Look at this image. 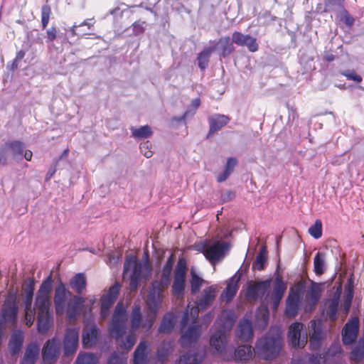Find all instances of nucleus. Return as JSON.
Segmentation results:
<instances>
[{"label": "nucleus", "instance_id": "obj_1", "mask_svg": "<svg viewBox=\"0 0 364 364\" xmlns=\"http://www.w3.org/2000/svg\"><path fill=\"white\" fill-rule=\"evenodd\" d=\"M215 297H200L199 301H188L187 309L184 312L181 321V328L183 330L191 321L193 324L181 336L180 343L183 348L191 347L196 344L200 336V326L196 323L198 321L200 311L205 309L210 306Z\"/></svg>", "mask_w": 364, "mask_h": 364}, {"label": "nucleus", "instance_id": "obj_2", "mask_svg": "<svg viewBox=\"0 0 364 364\" xmlns=\"http://www.w3.org/2000/svg\"><path fill=\"white\" fill-rule=\"evenodd\" d=\"M127 314L122 303L119 302L112 315V321L108 330L111 337L115 339L122 349L130 350L135 344L136 336L134 333L130 332L124 339L127 330Z\"/></svg>", "mask_w": 364, "mask_h": 364}, {"label": "nucleus", "instance_id": "obj_3", "mask_svg": "<svg viewBox=\"0 0 364 364\" xmlns=\"http://www.w3.org/2000/svg\"><path fill=\"white\" fill-rule=\"evenodd\" d=\"M235 314L232 310L221 311L215 321L218 329L210 338V345L217 353L222 355L227 346V332L230 331L235 321Z\"/></svg>", "mask_w": 364, "mask_h": 364}, {"label": "nucleus", "instance_id": "obj_4", "mask_svg": "<svg viewBox=\"0 0 364 364\" xmlns=\"http://www.w3.org/2000/svg\"><path fill=\"white\" fill-rule=\"evenodd\" d=\"M282 347V337L279 328L272 327L264 336L257 340L255 353L261 358L272 360L279 354Z\"/></svg>", "mask_w": 364, "mask_h": 364}, {"label": "nucleus", "instance_id": "obj_5", "mask_svg": "<svg viewBox=\"0 0 364 364\" xmlns=\"http://www.w3.org/2000/svg\"><path fill=\"white\" fill-rule=\"evenodd\" d=\"M151 270V266L148 260L141 262L136 256L129 255L126 257L124 264V279L129 280V289L133 291L137 288L139 282L146 280L149 277Z\"/></svg>", "mask_w": 364, "mask_h": 364}, {"label": "nucleus", "instance_id": "obj_6", "mask_svg": "<svg viewBox=\"0 0 364 364\" xmlns=\"http://www.w3.org/2000/svg\"><path fill=\"white\" fill-rule=\"evenodd\" d=\"M286 289L287 284L277 276L274 279L249 282L246 296H283Z\"/></svg>", "mask_w": 364, "mask_h": 364}, {"label": "nucleus", "instance_id": "obj_7", "mask_svg": "<svg viewBox=\"0 0 364 364\" xmlns=\"http://www.w3.org/2000/svg\"><path fill=\"white\" fill-rule=\"evenodd\" d=\"M36 306L38 310V331L39 333H46L53 323L50 297H36Z\"/></svg>", "mask_w": 364, "mask_h": 364}, {"label": "nucleus", "instance_id": "obj_8", "mask_svg": "<svg viewBox=\"0 0 364 364\" xmlns=\"http://www.w3.org/2000/svg\"><path fill=\"white\" fill-rule=\"evenodd\" d=\"M326 282L317 283L310 279L301 278L291 286L288 296H318L327 288Z\"/></svg>", "mask_w": 364, "mask_h": 364}, {"label": "nucleus", "instance_id": "obj_9", "mask_svg": "<svg viewBox=\"0 0 364 364\" xmlns=\"http://www.w3.org/2000/svg\"><path fill=\"white\" fill-rule=\"evenodd\" d=\"M229 250V243L223 241L205 240L202 245V252L212 264L222 259Z\"/></svg>", "mask_w": 364, "mask_h": 364}, {"label": "nucleus", "instance_id": "obj_10", "mask_svg": "<svg viewBox=\"0 0 364 364\" xmlns=\"http://www.w3.org/2000/svg\"><path fill=\"white\" fill-rule=\"evenodd\" d=\"M304 325L300 322H295L290 325L288 331V340L294 348H303L307 343V334L301 336V331Z\"/></svg>", "mask_w": 364, "mask_h": 364}, {"label": "nucleus", "instance_id": "obj_11", "mask_svg": "<svg viewBox=\"0 0 364 364\" xmlns=\"http://www.w3.org/2000/svg\"><path fill=\"white\" fill-rule=\"evenodd\" d=\"M79 330L75 328H68L63 340L64 356L73 355L78 348Z\"/></svg>", "mask_w": 364, "mask_h": 364}, {"label": "nucleus", "instance_id": "obj_12", "mask_svg": "<svg viewBox=\"0 0 364 364\" xmlns=\"http://www.w3.org/2000/svg\"><path fill=\"white\" fill-rule=\"evenodd\" d=\"M60 348V342L55 337L46 341L42 350V358L45 364H53L57 361Z\"/></svg>", "mask_w": 364, "mask_h": 364}, {"label": "nucleus", "instance_id": "obj_13", "mask_svg": "<svg viewBox=\"0 0 364 364\" xmlns=\"http://www.w3.org/2000/svg\"><path fill=\"white\" fill-rule=\"evenodd\" d=\"M18 310L17 297H6L2 307V318L5 323H15Z\"/></svg>", "mask_w": 364, "mask_h": 364}, {"label": "nucleus", "instance_id": "obj_14", "mask_svg": "<svg viewBox=\"0 0 364 364\" xmlns=\"http://www.w3.org/2000/svg\"><path fill=\"white\" fill-rule=\"evenodd\" d=\"M186 265L185 262L180 260L174 272V278L172 289L175 294L183 292L186 285Z\"/></svg>", "mask_w": 364, "mask_h": 364}, {"label": "nucleus", "instance_id": "obj_15", "mask_svg": "<svg viewBox=\"0 0 364 364\" xmlns=\"http://www.w3.org/2000/svg\"><path fill=\"white\" fill-rule=\"evenodd\" d=\"M309 345L311 350H317L320 348L321 341L323 339L324 333L321 328L320 322L311 320L309 323Z\"/></svg>", "mask_w": 364, "mask_h": 364}, {"label": "nucleus", "instance_id": "obj_16", "mask_svg": "<svg viewBox=\"0 0 364 364\" xmlns=\"http://www.w3.org/2000/svg\"><path fill=\"white\" fill-rule=\"evenodd\" d=\"M232 41L239 46L247 47L248 50L252 53L256 52L259 48L256 38L238 31H235L232 33Z\"/></svg>", "mask_w": 364, "mask_h": 364}, {"label": "nucleus", "instance_id": "obj_17", "mask_svg": "<svg viewBox=\"0 0 364 364\" xmlns=\"http://www.w3.org/2000/svg\"><path fill=\"white\" fill-rule=\"evenodd\" d=\"M358 328L359 321L356 317L346 323L342 332V340L344 345H350L356 340Z\"/></svg>", "mask_w": 364, "mask_h": 364}, {"label": "nucleus", "instance_id": "obj_18", "mask_svg": "<svg viewBox=\"0 0 364 364\" xmlns=\"http://www.w3.org/2000/svg\"><path fill=\"white\" fill-rule=\"evenodd\" d=\"M160 298L161 297H147L146 303L149 312L143 324V328L146 330L151 329L155 322L156 314L161 304Z\"/></svg>", "mask_w": 364, "mask_h": 364}, {"label": "nucleus", "instance_id": "obj_19", "mask_svg": "<svg viewBox=\"0 0 364 364\" xmlns=\"http://www.w3.org/2000/svg\"><path fill=\"white\" fill-rule=\"evenodd\" d=\"M100 331L96 325H90L84 328L82 335V346L85 348L95 346L99 339Z\"/></svg>", "mask_w": 364, "mask_h": 364}, {"label": "nucleus", "instance_id": "obj_20", "mask_svg": "<svg viewBox=\"0 0 364 364\" xmlns=\"http://www.w3.org/2000/svg\"><path fill=\"white\" fill-rule=\"evenodd\" d=\"M205 351L198 348H192L186 354L180 356L176 364H198L205 357Z\"/></svg>", "mask_w": 364, "mask_h": 364}, {"label": "nucleus", "instance_id": "obj_21", "mask_svg": "<svg viewBox=\"0 0 364 364\" xmlns=\"http://www.w3.org/2000/svg\"><path fill=\"white\" fill-rule=\"evenodd\" d=\"M150 353L149 343L147 341H141L134 353V364H147Z\"/></svg>", "mask_w": 364, "mask_h": 364}, {"label": "nucleus", "instance_id": "obj_22", "mask_svg": "<svg viewBox=\"0 0 364 364\" xmlns=\"http://www.w3.org/2000/svg\"><path fill=\"white\" fill-rule=\"evenodd\" d=\"M253 328L251 321L242 319L238 324L236 336L242 342H248L253 338Z\"/></svg>", "mask_w": 364, "mask_h": 364}, {"label": "nucleus", "instance_id": "obj_23", "mask_svg": "<svg viewBox=\"0 0 364 364\" xmlns=\"http://www.w3.org/2000/svg\"><path fill=\"white\" fill-rule=\"evenodd\" d=\"M85 301V297H73L69 300L66 313L70 321L76 319L84 307Z\"/></svg>", "mask_w": 364, "mask_h": 364}, {"label": "nucleus", "instance_id": "obj_24", "mask_svg": "<svg viewBox=\"0 0 364 364\" xmlns=\"http://www.w3.org/2000/svg\"><path fill=\"white\" fill-rule=\"evenodd\" d=\"M23 341V333L21 331H16L12 333L9 342V350L11 355H17L19 353Z\"/></svg>", "mask_w": 364, "mask_h": 364}, {"label": "nucleus", "instance_id": "obj_25", "mask_svg": "<svg viewBox=\"0 0 364 364\" xmlns=\"http://www.w3.org/2000/svg\"><path fill=\"white\" fill-rule=\"evenodd\" d=\"M40 353V348L36 343H29L25 350L21 364H35Z\"/></svg>", "mask_w": 364, "mask_h": 364}, {"label": "nucleus", "instance_id": "obj_26", "mask_svg": "<svg viewBox=\"0 0 364 364\" xmlns=\"http://www.w3.org/2000/svg\"><path fill=\"white\" fill-rule=\"evenodd\" d=\"M229 117L223 114H215L209 118L210 131L207 137L220 130L229 122Z\"/></svg>", "mask_w": 364, "mask_h": 364}, {"label": "nucleus", "instance_id": "obj_27", "mask_svg": "<svg viewBox=\"0 0 364 364\" xmlns=\"http://www.w3.org/2000/svg\"><path fill=\"white\" fill-rule=\"evenodd\" d=\"M241 273L237 271L226 281V287L221 296H235L239 289V282L241 279Z\"/></svg>", "mask_w": 364, "mask_h": 364}, {"label": "nucleus", "instance_id": "obj_28", "mask_svg": "<svg viewBox=\"0 0 364 364\" xmlns=\"http://www.w3.org/2000/svg\"><path fill=\"white\" fill-rule=\"evenodd\" d=\"M69 285L75 293L82 294L87 285L85 275L83 273L76 274L70 279Z\"/></svg>", "mask_w": 364, "mask_h": 364}, {"label": "nucleus", "instance_id": "obj_29", "mask_svg": "<svg viewBox=\"0 0 364 364\" xmlns=\"http://www.w3.org/2000/svg\"><path fill=\"white\" fill-rule=\"evenodd\" d=\"M253 351L255 352V349L251 346H240L235 350L234 360L236 362L245 363L252 358Z\"/></svg>", "mask_w": 364, "mask_h": 364}, {"label": "nucleus", "instance_id": "obj_30", "mask_svg": "<svg viewBox=\"0 0 364 364\" xmlns=\"http://www.w3.org/2000/svg\"><path fill=\"white\" fill-rule=\"evenodd\" d=\"M130 324L132 331H136L141 326L143 328L142 314L141 307L138 304H134L132 307L130 315Z\"/></svg>", "mask_w": 364, "mask_h": 364}, {"label": "nucleus", "instance_id": "obj_31", "mask_svg": "<svg viewBox=\"0 0 364 364\" xmlns=\"http://www.w3.org/2000/svg\"><path fill=\"white\" fill-rule=\"evenodd\" d=\"M6 149L10 150L14 159H21L25 149V144L20 141H11L5 143Z\"/></svg>", "mask_w": 364, "mask_h": 364}, {"label": "nucleus", "instance_id": "obj_32", "mask_svg": "<svg viewBox=\"0 0 364 364\" xmlns=\"http://www.w3.org/2000/svg\"><path fill=\"white\" fill-rule=\"evenodd\" d=\"M301 297H287L286 302L285 315L288 318L295 317L299 309Z\"/></svg>", "mask_w": 364, "mask_h": 364}, {"label": "nucleus", "instance_id": "obj_33", "mask_svg": "<svg viewBox=\"0 0 364 364\" xmlns=\"http://www.w3.org/2000/svg\"><path fill=\"white\" fill-rule=\"evenodd\" d=\"M95 21L93 18L86 19L80 25L74 24L70 28V31L73 36L75 35H88L91 34L90 30L94 25Z\"/></svg>", "mask_w": 364, "mask_h": 364}, {"label": "nucleus", "instance_id": "obj_34", "mask_svg": "<svg viewBox=\"0 0 364 364\" xmlns=\"http://www.w3.org/2000/svg\"><path fill=\"white\" fill-rule=\"evenodd\" d=\"M326 254L322 252H318L314 258V272L318 276L324 273L326 269Z\"/></svg>", "mask_w": 364, "mask_h": 364}, {"label": "nucleus", "instance_id": "obj_35", "mask_svg": "<svg viewBox=\"0 0 364 364\" xmlns=\"http://www.w3.org/2000/svg\"><path fill=\"white\" fill-rule=\"evenodd\" d=\"M325 360V356H321V354H309L306 353L301 358H299L291 361V364H321V360Z\"/></svg>", "mask_w": 364, "mask_h": 364}, {"label": "nucleus", "instance_id": "obj_36", "mask_svg": "<svg viewBox=\"0 0 364 364\" xmlns=\"http://www.w3.org/2000/svg\"><path fill=\"white\" fill-rule=\"evenodd\" d=\"M176 323V316L172 313H167L164 315L161 325L159 328V332L168 333L173 328Z\"/></svg>", "mask_w": 364, "mask_h": 364}, {"label": "nucleus", "instance_id": "obj_37", "mask_svg": "<svg viewBox=\"0 0 364 364\" xmlns=\"http://www.w3.org/2000/svg\"><path fill=\"white\" fill-rule=\"evenodd\" d=\"M33 297H25V319L26 324L30 327L33 323L36 315V308L32 309Z\"/></svg>", "mask_w": 364, "mask_h": 364}, {"label": "nucleus", "instance_id": "obj_38", "mask_svg": "<svg viewBox=\"0 0 364 364\" xmlns=\"http://www.w3.org/2000/svg\"><path fill=\"white\" fill-rule=\"evenodd\" d=\"M205 283L206 281L199 277L193 269H191L190 279L191 293L193 294L198 293L201 287Z\"/></svg>", "mask_w": 364, "mask_h": 364}, {"label": "nucleus", "instance_id": "obj_39", "mask_svg": "<svg viewBox=\"0 0 364 364\" xmlns=\"http://www.w3.org/2000/svg\"><path fill=\"white\" fill-rule=\"evenodd\" d=\"M53 289V274H50L45 279L40 285L37 296H49Z\"/></svg>", "mask_w": 364, "mask_h": 364}, {"label": "nucleus", "instance_id": "obj_40", "mask_svg": "<svg viewBox=\"0 0 364 364\" xmlns=\"http://www.w3.org/2000/svg\"><path fill=\"white\" fill-rule=\"evenodd\" d=\"M269 312L265 306H261L258 308L256 314V320L257 323L262 327L265 328L269 321Z\"/></svg>", "mask_w": 364, "mask_h": 364}, {"label": "nucleus", "instance_id": "obj_41", "mask_svg": "<svg viewBox=\"0 0 364 364\" xmlns=\"http://www.w3.org/2000/svg\"><path fill=\"white\" fill-rule=\"evenodd\" d=\"M173 345L170 341H163L159 346L156 352L159 360L164 361L172 352Z\"/></svg>", "mask_w": 364, "mask_h": 364}, {"label": "nucleus", "instance_id": "obj_42", "mask_svg": "<svg viewBox=\"0 0 364 364\" xmlns=\"http://www.w3.org/2000/svg\"><path fill=\"white\" fill-rule=\"evenodd\" d=\"M215 49V46L205 48L198 56V65L201 70H204L208 63L209 58L212 52Z\"/></svg>", "mask_w": 364, "mask_h": 364}, {"label": "nucleus", "instance_id": "obj_43", "mask_svg": "<svg viewBox=\"0 0 364 364\" xmlns=\"http://www.w3.org/2000/svg\"><path fill=\"white\" fill-rule=\"evenodd\" d=\"M36 281L33 277H27L21 284V296H33Z\"/></svg>", "mask_w": 364, "mask_h": 364}, {"label": "nucleus", "instance_id": "obj_44", "mask_svg": "<svg viewBox=\"0 0 364 364\" xmlns=\"http://www.w3.org/2000/svg\"><path fill=\"white\" fill-rule=\"evenodd\" d=\"M98 358L93 353H80L75 360V364H97Z\"/></svg>", "mask_w": 364, "mask_h": 364}, {"label": "nucleus", "instance_id": "obj_45", "mask_svg": "<svg viewBox=\"0 0 364 364\" xmlns=\"http://www.w3.org/2000/svg\"><path fill=\"white\" fill-rule=\"evenodd\" d=\"M131 131L132 136L136 139L147 138L152 134L151 128L148 125L142 126L139 128L132 127Z\"/></svg>", "mask_w": 364, "mask_h": 364}, {"label": "nucleus", "instance_id": "obj_46", "mask_svg": "<svg viewBox=\"0 0 364 364\" xmlns=\"http://www.w3.org/2000/svg\"><path fill=\"white\" fill-rule=\"evenodd\" d=\"M232 43V41H230V38L229 37H224L220 38L218 45L220 46L222 50L223 56H227L234 50L235 48Z\"/></svg>", "mask_w": 364, "mask_h": 364}, {"label": "nucleus", "instance_id": "obj_47", "mask_svg": "<svg viewBox=\"0 0 364 364\" xmlns=\"http://www.w3.org/2000/svg\"><path fill=\"white\" fill-rule=\"evenodd\" d=\"M339 299L340 297H333V299L331 301V304L327 311L328 317L332 321H336L338 318L337 311Z\"/></svg>", "mask_w": 364, "mask_h": 364}, {"label": "nucleus", "instance_id": "obj_48", "mask_svg": "<svg viewBox=\"0 0 364 364\" xmlns=\"http://www.w3.org/2000/svg\"><path fill=\"white\" fill-rule=\"evenodd\" d=\"M267 256L266 248L265 247H263L261 249L259 253L257 255L255 262V265L258 270H262L264 269V264L267 261Z\"/></svg>", "mask_w": 364, "mask_h": 364}, {"label": "nucleus", "instance_id": "obj_49", "mask_svg": "<svg viewBox=\"0 0 364 364\" xmlns=\"http://www.w3.org/2000/svg\"><path fill=\"white\" fill-rule=\"evenodd\" d=\"M309 233L315 239H318L322 235V223L317 220L314 225H311L309 229Z\"/></svg>", "mask_w": 364, "mask_h": 364}, {"label": "nucleus", "instance_id": "obj_50", "mask_svg": "<svg viewBox=\"0 0 364 364\" xmlns=\"http://www.w3.org/2000/svg\"><path fill=\"white\" fill-rule=\"evenodd\" d=\"M364 358V346H358L350 353V360L355 362H360Z\"/></svg>", "mask_w": 364, "mask_h": 364}, {"label": "nucleus", "instance_id": "obj_51", "mask_svg": "<svg viewBox=\"0 0 364 364\" xmlns=\"http://www.w3.org/2000/svg\"><path fill=\"white\" fill-rule=\"evenodd\" d=\"M172 267H173V260H172L171 257H170L163 268L162 274H161L162 281H165L166 282H168L169 277L171 275V269H172Z\"/></svg>", "mask_w": 364, "mask_h": 364}, {"label": "nucleus", "instance_id": "obj_52", "mask_svg": "<svg viewBox=\"0 0 364 364\" xmlns=\"http://www.w3.org/2000/svg\"><path fill=\"white\" fill-rule=\"evenodd\" d=\"M65 298L66 297H54L55 311L58 315H62L65 312Z\"/></svg>", "mask_w": 364, "mask_h": 364}, {"label": "nucleus", "instance_id": "obj_53", "mask_svg": "<svg viewBox=\"0 0 364 364\" xmlns=\"http://www.w3.org/2000/svg\"><path fill=\"white\" fill-rule=\"evenodd\" d=\"M344 295L343 296H352L354 289V279L352 276L347 278L346 281L344 282Z\"/></svg>", "mask_w": 364, "mask_h": 364}, {"label": "nucleus", "instance_id": "obj_54", "mask_svg": "<svg viewBox=\"0 0 364 364\" xmlns=\"http://www.w3.org/2000/svg\"><path fill=\"white\" fill-rule=\"evenodd\" d=\"M125 358L122 353L118 354L116 352L112 353L109 358L108 364H126Z\"/></svg>", "mask_w": 364, "mask_h": 364}, {"label": "nucleus", "instance_id": "obj_55", "mask_svg": "<svg viewBox=\"0 0 364 364\" xmlns=\"http://www.w3.org/2000/svg\"><path fill=\"white\" fill-rule=\"evenodd\" d=\"M343 75L346 77L348 80H353L356 82H360L362 81V77L357 75L356 73L353 70H347L341 73Z\"/></svg>", "mask_w": 364, "mask_h": 364}, {"label": "nucleus", "instance_id": "obj_56", "mask_svg": "<svg viewBox=\"0 0 364 364\" xmlns=\"http://www.w3.org/2000/svg\"><path fill=\"white\" fill-rule=\"evenodd\" d=\"M69 292L65 285L61 280H59L57 283L55 289L54 296H66L67 293Z\"/></svg>", "mask_w": 364, "mask_h": 364}, {"label": "nucleus", "instance_id": "obj_57", "mask_svg": "<svg viewBox=\"0 0 364 364\" xmlns=\"http://www.w3.org/2000/svg\"><path fill=\"white\" fill-rule=\"evenodd\" d=\"M116 297H101V308L109 309L111 306L114 303Z\"/></svg>", "mask_w": 364, "mask_h": 364}, {"label": "nucleus", "instance_id": "obj_58", "mask_svg": "<svg viewBox=\"0 0 364 364\" xmlns=\"http://www.w3.org/2000/svg\"><path fill=\"white\" fill-rule=\"evenodd\" d=\"M120 258H121V255L112 254L108 256L107 260L106 261V262L110 267H115L119 264Z\"/></svg>", "mask_w": 364, "mask_h": 364}, {"label": "nucleus", "instance_id": "obj_59", "mask_svg": "<svg viewBox=\"0 0 364 364\" xmlns=\"http://www.w3.org/2000/svg\"><path fill=\"white\" fill-rule=\"evenodd\" d=\"M144 21H137L132 24L133 32L135 35H139L144 31Z\"/></svg>", "mask_w": 364, "mask_h": 364}, {"label": "nucleus", "instance_id": "obj_60", "mask_svg": "<svg viewBox=\"0 0 364 364\" xmlns=\"http://www.w3.org/2000/svg\"><path fill=\"white\" fill-rule=\"evenodd\" d=\"M150 146L151 145L149 144V143L148 141H146L144 144H141L140 145L141 151L143 153L144 156L146 158L151 157L152 154H153L152 151L149 149Z\"/></svg>", "mask_w": 364, "mask_h": 364}, {"label": "nucleus", "instance_id": "obj_61", "mask_svg": "<svg viewBox=\"0 0 364 364\" xmlns=\"http://www.w3.org/2000/svg\"><path fill=\"white\" fill-rule=\"evenodd\" d=\"M237 164V161L235 158H229L228 159L225 169L232 173Z\"/></svg>", "mask_w": 364, "mask_h": 364}, {"label": "nucleus", "instance_id": "obj_62", "mask_svg": "<svg viewBox=\"0 0 364 364\" xmlns=\"http://www.w3.org/2000/svg\"><path fill=\"white\" fill-rule=\"evenodd\" d=\"M120 288H121L120 283L116 282L114 284V285L109 288L108 294L107 296H117L119 293Z\"/></svg>", "mask_w": 364, "mask_h": 364}, {"label": "nucleus", "instance_id": "obj_63", "mask_svg": "<svg viewBox=\"0 0 364 364\" xmlns=\"http://www.w3.org/2000/svg\"><path fill=\"white\" fill-rule=\"evenodd\" d=\"M51 14V10L49 6L44 5L41 9V18L49 20Z\"/></svg>", "mask_w": 364, "mask_h": 364}, {"label": "nucleus", "instance_id": "obj_64", "mask_svg": "<svg viewBox=\"0 0 364 364\" xmlns=\"http://www.w3.org/2000/svg\"><path fill=\"white\" fill-rule=\"evenodd\" d=\"M217 285L210 286L204 289L203 296H213L215 293H217Z\"/></svg>", "mask_w": 364, "mask_h": 364}]
</instances>
